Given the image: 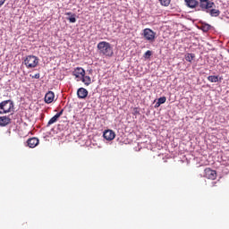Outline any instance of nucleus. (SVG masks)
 Masks as SVG:
<instances>
[{
	"label": "nucleus",
	"mask_w": 229,
	"mask_h": 229,
	"mask_svg": "<svg viewBox=\"0 0 229 229\" xmlns=\"http://www.w3.org/2000/svg\"><path fill=\"white\" fill-rule=\"evenodd\" d=\"M97 48L98 50L99 55H103L104 56H114V48L112 45L106 41H100Z\"/></svg>",
	"instance_id": "1"
},
{
	"label": "nucleus",
	"mask_w": 229,
	"mask_h": 229,
	"mask_svg": "<svg viewBox=\"0 0 229 229\" xmlns=\"http://www.w3.org/2000/svg\"><path fill=\"white\" fill-rule=\"evenodd\" d=\"M14 104L12 100H4L0 103V115L10 114L13 110Z\"/></svg>",
	"instance_id": "2"
},
{
	"label": "nucleus",
	"mask_w": 229,
	"mask_h": 229,
	"mask_svg": "<svg viewBox=\"0 0 229 229\" xmlns=\"http://www.w3.org/2000/svg\"><path fill=\"white\" fill-rule=\"evenodd\" d=\"M142 36L144 37L145 40L151 44L155 38H157V32L153 31V30L149 28H147L143 30Z\"/></svg>",
	"instance_id": "3"
},
{
	"label": "nucleus",
	"mask_w": 229,
	"mask_h": 229,
	"mask_svg": "<svg viewBox=\"0 0 229 229\" xmlns=\"http://www.w3.org/2000/svg\"><path fill=\"white\" fill-rule=\"evenodd\" d=\"M24 64L28 69H33L36 65H38V58L35 55H28L24 60Z\"/></svg>",
	"instance_id": "4"
},
{
	"label": "nucleus",
	"mask_w": 229,
	"mask_h": 229,
	"mask_svg": "<svg viewBox=\"0 0 229 229\" xmlns=\"http://www.w3.org/2000/svg\"><path fill=\"white\" fill-rule=\"evenodd\" d=\"M216 8V4L213 2V5L211 7H208L207 9H202V12H205L206 13H209L211 17H219L221 15V11Z\"/></svg>",
	"instance_id": "5"
},
{
	"label": "nucleus",
	"mask_w": 229,
	"mask_h": 229,
	"mask_svg": "<svg viewBox=\"0 0 229 229\" xmlns=\"http://www.w3.org/2000/svg\"><path fill=\"white\" fill-rule=\"evenodd\" d=\"M204 176L208 178V180H216V178H217V172L210 168H206L204 170Z\"/></svg>",
	"instance_id": "6"
},
{
	"label": "nucleus",
	"mask_w": 229,
	"mask_h": 229,
	"mask_svg": "<svg viewBox=\"0 0 229 229\" xmlns=\"http://www.w3.org/2000/svg\"><path fill=\"white\" fill-rule=\"evenodd\" d=\"M199 8L201 11L207 10L208 8H210L214 6V2L210 0H199Z\"/></svg>",
	"instance_id": "7"
},
{
	"label": "nucleus",
	"mask_w": 229,
	"mask_h": 229,
	"mask_svg": "<svg viewBox=\"0 0 229 229\" xmlns=\"http://www.w3.org/2000/svg\"><path fill=\"white\" fill-rule=\"evenodd\" d=\"M87 96H89V90L85 88H79L77 89V98L79 99H86Z\"/></svg>",
	"instance_id": "8"
},
{
	"label": "nucleus",
	"mask_w": 229,
	"mask_h": 229,
	"mask_svg": "<svg viewBox=\"0 0 229 229\" xmlns=\"http://www.w3.org/2000/svg\"><path fill=\"white\" fill-rule=\"evenodd\" d=\"M103 137L106 140H114L115 139V132L112 130H106L103 133Z\"/></svg>",
	"instance_id": "9"
},
{
	"label": "nucleus",
	"mask_w": 229,
	"mask_h": 229,
	"mask_svg": "<svg viewBox=\"0 0 229 229\" xmlns=\"http://www.w3.org/2000/svg\"><path fill=\"white\" fill-rule=\"evenodd\" d=\"M72 74L75 76V78L81 80L82 76H85V70L81 67H77L73 71Z\"/></svg>",
	"instance_id": "10"
},
{
	"label": "nucleus",
	"mask_w": 229,
	"mask_h": 229,
	"mask_svg": "<svg viewBox=\"0 0 229 229\" xmlns=\"http://www.w3.org/2000/svg\"><path fill=\"white\" fill-rule=\"evenodd\" d=\"M53 101H55V93L53 91H48L46 95H45V103H53Z\"/></svg>",
	"instance_id": "11"
},
{
	"label": "nucleus",
	"mask_w": 229,
	"mask_h": 229,
	"mask_svg": "<svg viewBox=\"0 0 229 229\" xmlns=\"http://www.w3.org/2000/svg\"><path fill=\"white\" fill-rule=\"evenodd\" d=\"M38 144H39V140H38V138H30L27 140V145L29 146V148H37Z\"/></svg>",
	"instance_id": "12"
},
{
	"label": "nucleus",
	"mask_w": 229,
	"mask_h": 229,
	"mask_svg": "<svg viewBox=\"0 0 229 229\" xmlns=\"http://www.w3.org/2000/svg\"><path fill=\"white\" fill-rule=\"evenodd\" d=\"M12 123L10 116H0V126H8Z\"/></svg>",
	"instance_id": "13"
},
{
	"label": "nucleus",
	"mask_w": 229,
	"mask_h": 229,
	"mask_svg": "<svg viewBox=\"0 0 229 229\" xmlns=\"http://www.w3.org/2000/svg\"><path fill=\"white\" fill-rule=\"evenodd\" d=\"M184 3L188 8H196L198 4H199V2L198 0H184Z\"/></svg>",
	"instance_id": "14"
},
{
	"label": "nucleus",
	"mask_w": 229,
	"mask_h": 229,
	"mask_svg": "<svg viewBox=\"0 0 229 229\" xmlns=\"http://www.w3.org/2000/svg\"><path fill=\"white\" fill-rule=\"evenodd\" d=\"M81 80L82 83H84V85H86L87 87H89V85L92 83V79L90 78V76L84 75L82 76V78H81Z\"/></svg>",
	"instance_id": "15"
},
{
	"label": "nucleus",
	"mask_w": 229,
	"mask_h": 229,
	"mask_svg": "<svg viewBox=\"0 0 229 229\" xmlns=\"http://www.w3.org/2000/svg\"><path fill=\"white\" fill-rule=\"evenodd\" d=\"M201 30L202 31H204L205 33H207V31H210V30H212V25L208 24V23H204L201 26Z\"/></svg>",
	"instance_id": "16"
},
{
	"label": "nucleus",
	"mask_w": 229,
	"mask_h": 229,
	"mask_svg": "<svg viewBox=\"0 0 229 229\" xmlns=\"http://www.w3.org/2000/svg\"><path fill=\"white\" fill-rule=\"evenodd\" d=\"M208 81H210L211 83H217V81H219V77L216 76V75H209L208 77Z\"/></svg>",
	"instance_id": "17"
},
{
	"label": "nucleus",
	"mask_w": 229,
	"mask_h": 229,
	"mask_svg": "<svg viewBox=\"0 0 229 229\" xmlns=\"http://www.w3.org/2000/svg\"><path fill=\"white\" fill-rule=\"evenodd\" d=\"M58 119H60L56 114L54 115L47 123V126L49 127L51 126V124H55V123H56V121H58Z\"/></svg>",
	"instance_id": "18"
},
{
	"label": "nucleus",
	"mask_w": 229,
	"mask_h": 229,
	"mask_svg": "<svg viewBox=\"0 0 229 229\" xmlns=\"http://www.w3.org/2000/svg\"><path fill=\"white\" fill-rule=\"evenodd\" d=\"M194 58H196V55H194V54H187L185 55L186 62H192L194 60Z\"/></svg>",
	"instance_id": "19"
},
{
	"label": "nucleus",
	"mask_w": 229,
	"mask_h": 229,
	"mask_svg": "<svg viewBox=\"0 0 229 229\" xmlns=\"http://www.w3.org/2000/svg\"><path fill=\"white\" fill-rule=\"evenodd\" d=\"M76 17H78L76 13H73L71 16L67 17L66 19L67 21H69V22L74 24V22H76Z\"/></svg>",
	"instance_id": "20"
},
{
	"label": "nucleus",
	"mask_w": 229,
	"mask_h": 229,
	"mask_svg": "<svg viewBox=\"0 0 229 229\" xmlns=\"http://www.w3.org/2000/svg\"><path fill=\"white\" fill-rule=\"evenodd\" d=\"M162 6H169L171 4V0H159Z\"/></svg>",
	"instance_id": "21"
},
{
	"label": "nucleus",
	"mask_w": 229,
	"mask_h": 229,
	"mask_svg": "<svg viewBox=\"0 0 229 229\" xmlns=\"http://www.w3.org/2000/svg\"><path fill=\"white\" fill-rule=\"evenodd\" d=\"M151 55H153V52L151 50H148L144 54V58H146L147 60H149V58H151Z\"/></svg>",
	"instance_id": "22"
},
{
	"label": "nucleus",
	"mask_w": 229,
	"mask_h": 229,
	"mask_svg": "<svg viewBox=\"0 0 229 229\" xmlns=\"http://www.w3.org/2000/svg\"><path fill=\"white\" fill-rule=\"evenodd\" d=\"M167 101V98L165 97H161L157 99V102L160 103L161 105H164Z\"/></svg>",
	"instance_id": "23"
},
{
	"label": "nucleus",
	"mask_w": 229,
	"mask_h": 229,
	"mask_svg": "<svg viewBox=\"0 0 229 229\" xmlns=\"http://www.w3.org/2000/svg\"><path fill=\"white\" fill-rule=\"evenodd\" d=\"M132 114L134 115H140V111L139 110V107H134L132 110Z\"/></svg>",
	"instance_id": "24"
},
{
	"label": "nucleus",
	"mask_w": 229,
	"mask_h": 229,
	"mask_svg": "<svg viewBox=\"0 0 229 229\" xmlns=\"http://www.w3.org/2000/svg\"><path fill=\"white\" fill-rule=\"evenodd\" d=\"M64 114V109H62L59 113H57L55 115L60 118L61 115Z\"/></svg>",
	"instance_id": "25"
},
{
	"label": "nucleus",
	"mask_w": 229,
	"mask_h": 229,
	"mask_svg": "<svg viewBox=\"0 0 229 229\" xmlns=\"http://www.w3.org/2000/svg\"><path fill=\"white\" fill-rule=\"evenodd\" d=\"M33 78H35V80H38L40 78V73H36Z\"/></svg>",
	"instance_id": "26"
},
{
	"label": "nucleus",
	"mask_w": 229,
	"mask_h": 229,
	"mask_svg": "<svg viewBox=\"0 0 229 229\" xmlns=\"http://www.w3.org/2000/svg\"><path fill=\"white\" fill-rule=\"evenodd\" d=\"M160 103L157 101L156 102L155 106H154V108H158L160 106Z\"/></svg>",
	"instance_id": "27"
},
{
	"label": "nucleus",
	"mask_w": 229,
	"mask_h": 229,
	"mask_svg": "<svg viewBox=\"0 0 229 229\" xmlns=\"http://www.w3.org/2000/svg\"><path fill=\"white\" fill-rule=\"evenodd\" d=\"M6 3V0H0V7L3 6Z\"/></svg>",
	"instance_id": "28"
},
{
	"label": "nucleus",
	"mask_w": 229,
	"mask_h": 229,
	"mask_svg": "<svg viewBox=\"0 0 229 229\" xmlns=\"http://www.w3.org/2000/svg\"><path fill=\"white\" fill-rule=\"evenodd\" d=\"M74 13H71V12H68V13H65V15H68L69 17H71V15H73Z\"/></svg>",
	"instance_id": "29"
},
{
	"label": "nucleus",
	"mask_w": 229,
	"mask_h": 229,
	"mask_svg": "<svg viewBox=\"0 0 229 229\" xmlns=\"http://www.w3.org/2000/svg\"><path fill=\"white\" fill-rule=\"evenodd\" d=\"M216 182H212V187H216Z\"/></svg>",
	"instance_id": "30"
},
{
	"label": "nucleus",
	"mask_w": 229,
	"mask_h": 229,
	"mask_svg": "<svg viewBox=\"0 0 229 229\" xmlns=\"http://www.w3.org/2000/svg\"><path fill=\"white\" fill-rule=\"evenodd\" d=\"M7 132L11 133V131H7Z\"/></svg>",
	"instance_id": "31"
}]
</instances>
